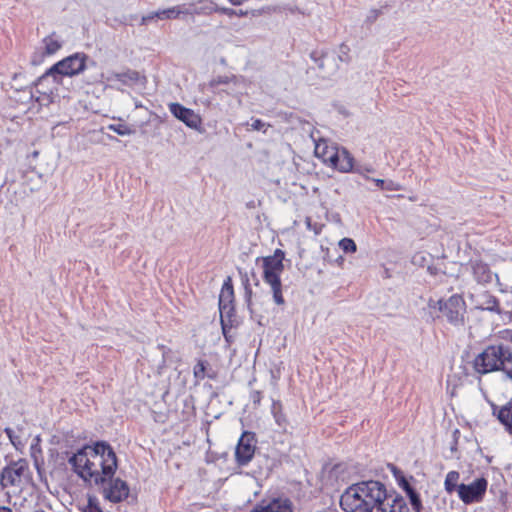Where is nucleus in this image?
Returning <instances> with one entry per match:
<instances>
[{
  "instance_id": "1",
  "label": "nucleus",
  "mask_w": 512,
  "mask_h": 512,
  "mask_svg": "<svg viewBox=\"0 0 512 512\" xmlns=\"http://www.w3.org/2000/svg\"><path fill=\"white\" fill-rule=\"evenodd\" d=\"M69 463L74 472L86 483L101 487L106 500L118 503L128 497L127 483L119 478L113 479L117 469V457L106 442L85 446L70 457Z\"/></svg>"
},
{
  "instance_id": "2",
  "label": "nucleus",
  "mask_w": 512,
  "mask_h": 512,
  "mask_svg": "<svg viewBox=\"0 0 512 512\" xmlns=\"http://www.w3.org/2000/svg\"><path fill=\"white\" fill-rule=\"evenodd\" d=\"M352 485L372 506L374 512H409L404 498L388 494L386 486L380 481L367 480Z\"/></svg>"
},
{
  "instance_id": "3",
  "label": "nucleus",
  "mask_w": 512,
  "mask_h": 512,
  "mask_svg": "<svg viewBox=\"0 0 512 512\" xmlns=\"http://www.w3.org/2000/svg\"><path fill=\"white\" fill-rule=\"evenodd\" d=\"M284 258L285 253L281 249H276L273 255L262 258L263 281L270 286L273 301L277 305H283L285 303L280 279L284 271Z\"/></svg>"
},
{
  "instance_id": "4",
  "label": "nucleus",
  "mask_w": 512,
  "mask_h": 512,
  "mask_svg": "<svg viewBox=\"0 0 512 512\" xmlns=\"http://www.w3.org/2000/svg\"><path fill=\"white\" fill-rule=\"evenodd\" d=\"M88 56L85 53H74L52 65L46 72L38 78L37 84L51 77L56 84L61 83L64 77H73L79 75L86 69Z\"/></svg>"
},
{
  "instance_id": "5",
  "label": "nucleus",
  "mask_w": 512,
  "mask_h": 512,
  "mask_svg": "<svg viewBox=\"0 0 512 512\" xmlns=\"http://www.w3.org/2000/svg\"><path fill=\"white\" fill-rule=\"evenodd\" d=\"M429 307L438 310L451 324L457 325L463 321L465 302L459 295H452L447 300L430 301Z\"/></svg>"
},
{
  "instance_id": "6",
  "label": "nucleus",
  "mask_w": 512,
  "mask_h": 512,
  "mask_svg": "<svg viewBox=\"0 0 512 512\" xmlns=\"http://www.w3.org/2000/svg\"><path fill=\"white\" fill-rule=\"evenodd\" d=\"M29 465L24 459H20L5 467L1 474V485L3 487L17 486L20 487L28 480Z\"/></svg>"
},
{
  "instance_id": "7",
  "label": "nucleus",
  "mask_w": 512,
  "mask_h": 512,
  "mask_svg": "<svg viewBox=\"0 0 512 512\" xmlns=\"http://www.w3.org/2000/svg\"><path fill=\"white\" fill-rule=\"evenodd\" d=\"M340 506L344 512H374L372 506L362 497L358 489L350 485L340 497Z\"/></svg>"
},
{
  "instance_id": "8",
  "label": "nucleus",
  "mask_w": 512,
  "mask_h": 512,
  "mask_svg": "<svg viewBox=\"0 0 512 512\" xmlns=\"http://www.w3.org/2000/svg\"><path fill=\"white\" fill-rule=\"evenodd\" d=\"M488 482L481 477L470 484H460L458 486V496L465 504L480 502L487 490Z\"/></svg>"
},
{
  "instance_id": "9",
  "label": "nucleus",
  "mask_w": 512,
  "mask_h": 512,
  "mask_svg": "<svg viewBox=\"0 0 512 512\" xmlns=\"http://www.w3.org/2000/svg\"><path fill=\"white\" fill-rule=\"evenodd\" d=\"M169 111L175 118L182 121L187 127L198 132H203L202 119L200 115L196 114L192 109L186 108L179 103H170Z\"/></svg>"
},
{
  "instance_id": "10",
  "label": "nucleus",
  "mask_w": 512,
  "mask_h": 512,
  "mask_svg": "<svg viewBox=\"0 0 512 512\" xmlns=\"http://www.w3.org/2000/svg\"><path fill=\"white\" fill-rule=\"evenodd\" d=\"M329 157V165L342 173L353 171L354 158L345 148H338V150H331Z\"/></svg>"
},
{
  "instance_id": "11",
  "label": "nucleus",
  "mask_w": 512,
  "mask_h": 512,
  "mask_svg": "<svg viewBox=\"0 0 512 512\" xmlns=\"http://www.w3.org/2000/svg\"><path fill=\"white\" fill-rule=\"evenodd\" d=\"M253 440V436L249 433H244L239 439L235 450V458L239 465H246L253 458L255 453Z\"/></svg>"
},
{
  "instance_id": "12",
  "label": "nucleus",
  "mask_w": 512,
  "mask_h": 512,
  "mask_svg": "<svg viewBox=\"0 0 512 512\" xmlns=\"http://www.w3.org/2000/svg\"><path fill=\"white\" fill-rule=\"evenodd\" d=\"M233 300L234 289L232 280L230 277H227L222 285L219 295V310L221 317L225 314L229 316L233 312Z\"/></svg>"
},
{
  "instance_id": "13",
  "label": "nucleus",
  "mask_w": 512,
  "mask_h": 512,
  "mask_svg": "<svg viewBox=\"0 0 512 512\" xmlns=\"http://www.w3.org/2000/svg\"><path fill=\"white\" fill-rule=\"evenodd\" d=\"M472 273L474 279L479 284H488L493 281V279L498 280L497 274L493 273L488 264L482 261H474L471 263Z\"/></svg>"
},
{
  "instance_id": "14",
  "label": "nucleus",
  "mask_w": 512,
  "mask_h": 512,
  "mask_svg": "<svg viewBox=\"0 0 512 512\" xmlns=\"http://www.w3.org/2000/svg\"><path fill=\"white\" fill-rule=\"evenodd\" d=\"M474 304L477 309L499 312V303L495 296L488 292H482L474 297Z\"/></svg>"
},
{
  "instance_id": "15",
  "label": "nucleus",
  "mask_w": 512,
  "mask_h": 512,
  "mask_svg": "<svg viewBox=\"0 0 512 512\" xmlns=\"http://www.w3.org/2000/svg\"><path fill=\"white\" fill-rule=\"evenodd\" d=\"M252 512H292L288 500L274 499L267 504L257 505Z\"/></svg>"
},
{
  "instance_id": "16",
  "label": "nucleus",
  "mask_w": 512,
  "mask_h": 512,
  "mask_svg": "<svg viewBox=\"0 0 512 512\" xmlns=\"http://www.w3.org/2000/svg\"><path fill=\"white\" fill-rule=\"evenodd\" d=\"M63 46V41L56 33H51L42 40V56L56 54Z\"/></svg>"
},
{
  "instance_id": "17",
  "label": "nucleus",
  "mask_w": 512,
  "mask_h": 512,
  "mask_svg": "<svg viewBox=\"0 0 512 512\" xmlns=\"http://www.w3.org/2000/svg\"><path fill=\"white\" fill-rule=\"evenodd\" d=\"M332 58V51L315 49L310 53V59L315 63L321 75L325 77L326 62Z\"/></svg>"
},
{
  "instance_id": "18",
  "label": "nucleus",
  "mask_w": 512,
  "mask_h": 512,
  "mask_svg": "<svg viewBox=\"0 0 512 512\" xmlns=\"http://www.w3.org/2000/svg\"><path fill=\"white\" fill-rule=\"evenodd\" d=\"M208 362L205 360H198L193 367V375L195 384H198L205 377L214 378V374L211 369H208Z\"/></svg>"
},
{
  "instance_id": "19",
  "label": "nucleus",
  "mask_w": 512,
  "mask_h": 512,
  "mask_svg": "<svg viewBox=\"0 0 512 512\" xmlns=\"http://www.w3.org/2000/svg\"><path fill=\"white\" fill-rule=\"evenodd\" d=\"M195 3L194 13L196 15L208 16L217 12L218 5L212 0H197Z\"/></svg>"
},
{
  "instance_id": "20",
  "label": "nucleus",
  "mask_w": 512,
  "mask_h": 512,
  "mask_svg": "<svg viewBox=\"0 0 512 512\" xmlns=\"http://www.w3.org/2000/svg\"><path fill=\"white\" fill-rule=\"evenodd\" d=\"M402 487L405 490L407 496L409 497L413 509L416 512H421L422 503L418 493L410 486V484L406 480L402 481Z\"/></svg>"
},
{
  "instance_id": "21",
  "label": "nucleus",
  "mask_w": 512,
  "mask_h": 512,
  "mask_svg": "<svg viewBox=\"0 0 512 512\" xmlns=\"http://www.w3.org/2000/svg\"><path fill=\"white\" fill-rule=\"evenodd\" d=\"M113 79L121 82L124 85H130L138 82L140 74L134 70H127L121 73H115L112 76Z\"/></svg>"
},
{
  "instance_id": "22",
  "label": "nucleus",
  "mask_w": 512,
  "mask_h": 512,
  "mask_svg": "<svg viewBox=\"0 0 512 512\" xmlns=\"http://www.w3.org/2000/svg\"><path fill=\"white\" fill-rule=\"evenodd\" d=\"M243 82V76H236V75H231V76H218L217 78H215L211 85L213 87H217V86H220L222 85L223 88H226L228 85L230 84H234V85H241V83Z\"/></svg>"
},
{
  "instance_id": "23",
  "label": "nucleus",
  "mask_w": 512,
  "mask_h": 512,
  "mask_svg": "<svg viewBox=\"0 0 512 512\" xmlns=\"http://www.w3.org/2000/svg\"><path fill=\"white\" fill-rule=\"evenodd\" d=\"M246 91H247V81L244 77H243V82L239 86L230 84L226 88L219 89V92H224L227 95L237 97V98L241 97L244 93H246Z\"/></svg>"
},
{
  "instance_id": "24",
  "label": "nucleus",
  "mask_w": 512,
  "mask_h": 512,
  "mask_svg": "<svg viewBox=\"0 0 512 512\" xmlns=\"http://www.w3.org/2000/svg\"><path fill=\"white\" fill-rule=\"evenodd\" d=\"M460 474L457 471H450L445 478L444 486L447 493L451 494L455 490L458 491V481Z\"/></svg>"
},
{
  "instance_id": "25",
  "label": "nucleus",
  "mask_w": 512,
  "mask_h": 512,
  "mask_svg": "<svg viewBox=\"0 0 512 512\" xmlns=\"http://www.w3.org/2000/svg\"><path fill=\"white\" fill-rule=\"evenodd\" d=\"M331 150H338V148L328 146L325 141H321L315 145L316 156L321 158L322 161L327 164H329V161L326 157H329Z\"/></svg>"
},
{
  "instance_id": "26",
  "label": "nucleus",
  "mask_w": 512,
  "mask_h": 512,
  "mask_svg": "<svg viewBox=\"0 0 512 512\" xmlns=\"http://www.w3.org/2000/svg\"><path fill=\"white\" fill-rule=\"evenodd\" d=\"M159 20H172L179 18V11L176 10L175 6L165 9L158 10L155 14Z\"/></svg>"
},
{
  "instance_id": "27",
  "label": "nucleus",
  "mask_w": 512,
  "mask_h": 512,
  "mask_svg": "<svg viewBox=\"0 0 512 512\" xmlns=\"http://www.w3.org/2000/svg\"><path fill=\"white\" fill-rule=\"evenodd\" d=\"M339 247L344 253H354L357 250L356 243L351 238H343L339 241Z\"/></svg>"
},
{
  "instance_id": "28",
  "label": "nucleus",
  "mask_w": 512,
  "mask_h": 512,
  "mask_svg": "<svg viewBox=\"0 0 512 512\" xmlns=\"http://www.w3.org/2000/svg\"><path fill=\"white\" fill-rule=\"evenodd\" d=\"M107 128L120 136H127L133 133V130L125 124H110Z\"/></svg>"
},
{
  "instance_id": "29",
  "label": "nucleus",
  "mask_w": 512,
  "mask_h": 512,
  "mask_svg": "<svg viewBox=\"0 0 512 512\" xmlns=\"http://www.w3.org/2000/svg\"><path fill=\"white\" fill-rule=\"evenodd\" d=\"M338 69L339 66L336 62V55L335 52L332 51V58L326 62L325 77L334 75Z\"/></svg>"
},
{
  "instance_id": "30",
  "label": "nucleus",
  "mask_w": 512,
  "mask_h": 512,
  "mask_svg": "<svg viewBox=\"0 0 512 512\" xmlns=\"http://www.w3.org/2000/svg\"><path fill=\"white\" fill-rule=\"evenodd\" d=\"M83 512H102L97 498L89 496L88 502L83 508Z\"/></svg>"
},
{
  "instance_id": "31",
  "label": "nucleus",
  "mask_w": 512,
  "mask_h": 512,
  "mask_svg": "<svg viewBox=\"0 0 512 512\" xmlns=\"http://www.w3.org/2000/svg\"><path fill=\"white\" fill-rule=\"evenodd\" d=\"M349 52H350V48L346 44L342 43L339 46V49H338V52H337V59L340 62L348 63L350 61Z\"/></svg>"
},
{
  "instance_id": "32",
  "label": "nucleus",
  "mask_w": 512,
  "mask_h": 512,
  "mask_svg": "<svg viewBox=\"0 0 512 512\" xmlns=\"http://www.w3.org/2000/svg\"><path fill=\"white\" fill-rule=\"evenodd\" d=\"M176 10L179 11V16L180 15H191V16H194L196 15L194 13V10H195V3L192 2V3H189V4H181V5H177L175 6Z\"/></svg>"
},
{
  "instance_id": "33",
  "label": "nucleus",
  "mask_w": 512,
  "mask_h": 512,
  "mask_svg": "<svg viewBox=\"0 0 512 512\" xmlns=\"http://www.w3.org/2000/svg\"><path fill=\"white\" fill-rule=\"evenodd\" d=\"M279 10L282 12L290 13V14H302V15H309L310 13L306 10L300 9L298 6L293 4H286L284 6L279 7Z\"/></svg>"
},
{
  "instance_id": "34",
  "label": "nucleus",
  "mask_w": 512,
  "mask_h": 512,
  "mask_svg": "<svg viewBox=\"0 0 512 512\" xmlns=\"http://www.w3.org/2000/svg\"><path fill=\"white\" fill-rule=\"evenodd\" d=\"M493 416H512V402L501 406L498 413H496V407L493 406Z\"/></svg>"
},
{
  "instance_id": "35",
  "label": "nucleus",
  "mask_w": 512,
  "mask_h": 512,
  "mask_svg": "<svg viewBox=\"0 0 512 512\" xmlns=\"http://www.w3.org/2000/svg\"><path fill=\"white\" fill-rule=\"evenodd\" d=\"M250 126H251V128H250L251 130H256V131L264 130L265 131L267 124L264 121H262L261 119H255L252 121Z\"/></svg>"
},
{
  "instance_id": "36",
  "label": "nucleus",
  "mask_w": 512,
  "mask_h": 512,
  "mask_svg": "<svg viewBox=\"0 0 512 512\" xmlns=\"http://www.w3.org/2000/svg\"><path fill=\"white\" fill-rule=\"evenodd\" d=\"M400 188H401L400 185L395 183L394 181H392V180H385V185L382 188V190L398 191V190H400Z\"/></svg>"
},
{
  "instance_id": "37",
  "label": "nucleus",
  "mask_w": 512,
  "mask_h": 512,
  "mask_svg": "<svg viewBox=\"0 0 512 512\" xmlns=\"http://www.w3.org/2000/svg\"><path fill=\"white\" fill-rule=\"evenodd\" d=\"M156 13H158V10L157 11H153V12H150L144 16H142L141 18V24L142 25H147L150 21L154 20V19H157V16L155 15Z\"/></svg>"
},
{
  "instance_id": "38",
  "label": "nucleus",
  "mask_w": 512,
  "mask_h": 512,
  "mask_svg": "<svg viewBox=\"0 0 512 512\" xmlns=\"http://www.w3.org/2000/svg\"><path fill=\"white\" fill-rule=\"evenodd\" d=\"M261 399H262V397H261V393L259 391H254L250 395V400L254 407H256L257 405L260 404Z\"/></svg>"
},
{
  "instance_id": "39",
  "label": "nucleus",
  "mask_w": 512,
  "mask_h": 512,
  "mask_svg": "<svg viewBox=\"0 0 512 512\" xmlns=\"http://www.w3.org/2000/svg\"><path fill=\"white\" fill-rule=\"evenodd\" d=\"M269 402H271V414H272V416L273 417L278 416V414L281 411V404L279 402H275L273 400H270Z\"/></svg>"
},
{
  "instance_id": "40",
  "label": "nucleus",
  "mask_w": 512,
  "mask_h": 512,
  "mask_svg": "<svg viewBox=\"0 0 512 512\" xmlns=\"http://www.w3.org/2000/svg\"><path fill=\"white\" fill-rule=\"evenodd\" d=\"M217 12L225 14V15H227L229 17L235 16V14H236V10H234L232 8L219 7V6H218Z\"/></svg>"
},
{
  "instance_id": "41",
  "label": "nucleus",
  "mask_w": 512,
  "mask_h": 512,
  "mask_svg": "<svg viewBox=\"0 0 512 512\" xmlns=\"http://www.w3.org/2000/svg\"><path fill=\"white\" fill-rule=\"evenodd\" d=\"M506 429L512 434V418H498Z\"/></svg>"
},
{
  "instance_id": "42",
  "label": "nucleus",
  "mask_w": 512,
  "mask_h": 512,
  "mask_svg": "<svg viewBox=\"0 0 512 512\" xmlns=\"http://www.w3.org/2000/svg\"><path fill=\"white\" fill-rule=\"evenodd\" d=\"M248 278L245 279L244 281V284H245V297H246V301L248 302V304L250 303V298H251V294H252V291L251 289L249 288V284H248Z\"/></svg>"
},
{
  "instance_id": "43",
  "label": "nucleus",
  "mask_w": 512,
  "mask_h": 512,
  "mask_svg": "<svg viewBox=\"0 0 512 512\" xmlns=\"http://www.w3.org/2000/svg\"><path fill=\"white\" fill-rule=\"evenodd\" d=\"M372 181L380 189H382L384 187V185H385V180H383V179H372Z\"/></svg>"
},
{
  "instance_id": "44",
  "label": "nucleus",
  "mask_w": 512,
  "mask_h": 512,
  "mask_svg": "<svg viewBox=\"0 0 512 512\" xmlns=\"http://www.w3.org/2000/svg\"><path fill=\"white\" fill-rule=\"evenodd\" d=\"M248 15V11L246 10H236V14L235 16H238V17H245Z\"/></svg>"
},
{
  "instance_id": "45",
  "label": "nucleus",
  "mask_w": 512,
  "mask_h": 512,
  "mask_svg": "<svg viewBox=\"0 0 512 512\" xmlns=\"http://www.w3.org/2000/svg\"><path fill=\"white\" fill-rule=\"evenodd\" d=\"M377 18V11H371V15L368 16V20H375Z\"/></svg>"
},
{
  "instance_id": "46",
  "label": "nucleus",
  "mask_w": 512,
  "mask_h": 512,
  "mask_svg": "<svg viewBox=\"0 0 512 512\" xmlns=\"http://www.w3.org/2000/svg\"><path fill=\"white\" fill-rule=\"evenodd\" d=\"M275 421L276 423L281 426L282 425V422H285L286 421V418L285 417H282V418H275Z\"/></svg>"
},
{
  "instance_id": "47",
  "label": "nucleus",
  "mask_w": 512,
  "mask_h": 512,
  "mask_svg": "<svg viewBox=\"0 0 512 512\" xmlns=\"http://www.w3.org/2000/svg\"><path fill=\"white\" fill-rule=\"evenodd\" d=\"M31 62H32V64L37 65L41 62V60L37 59V56L34 55Z\"/></svg>"
},
{
  "instance_id": "48",
  "label": "nucleus",
  "mask_w": 512,
  "mask_h": 512,
  "mask_svg": "<svg viewBox=\"0 0 512 512\" xmlns=\"http://www.w3.org/2000/svg\"><path fill=\"white\" fill-rule=\"evenodd\" d=\"M0 512H12V510L6 506H0Z\"/></svg>"
},
{
  "instance_id": "49",
  "label": "nucleus",
  "mask_w": 512,
  "mask_h": 512,
  "mask_svg": "<svg viewBox=\"0 0 512 512\" xmlns=\"http://www.w3.org/2000/svg\"><path fill=\"white\" fill-rule=\"evenodd\" d=\"M306 225L308 229H312V223L310 218H306Z\"/></svg>"
},
{
  "instance_id": "50",
  "label": "nucleus",
  "mask_w": 512,
  "mask_h": 512,
  "mask_svg": "<svg viewBox=\"0 0 512 512\" xmlns=\"http://www.w3.org/2000/svg\"><path fill=\"white\" fill-rule=\"evenodd\" d=\"M459 434V430L458 429H455L454 432H453V435H454V438H455V442L457 441V435Z\"/></svg>"
},
{
  "instance_id": "51",
  "label": "nucleus",
  "mask_w": 512,
  "mask_h": 512,
  "mask_svg": "<svg viewBox=\"0 0 512 512\" xmlns=\"http://www.w3.org/2000/svg\"><path fill=\"white\" fill-rule=\"evenodd\" d=\"M507 333H508V336H509V340L512 343V331H508Z\"/></svg>"
},
{
  "instance_id": "52",
  "label": "nucleus",
  "mask_w": 512,
  "mask_h": 512,
  "mask_svg": "<svg viewBox=\"0 0 512 512\" xmlns=\"http://www.w3.org/2000/svg\"><path fill=\"white\" fill-rule=\"evenodd\" d=\"M17 77H18V74H14V75H13V79H14V80H16V79H17Z\"/></svg>"
}]
</instances>
